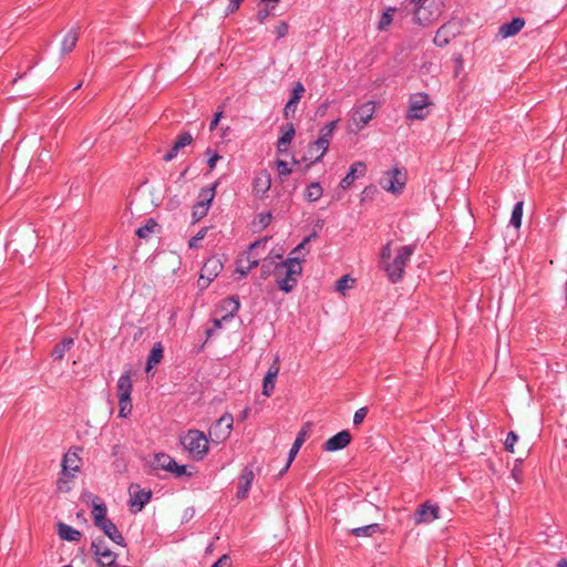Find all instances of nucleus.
<instances>
[{
	"label": "nucleus",
	"instance_id": "22",
	"mask_svg": "<svg viewBox=\"0 0 567 567\" xmlns=\"http://www.w3.org/2000/svg\"><path fill=\"white\" fill-rule=\"evenodd\" d=\"M271 186V177L270 174L267 171L259 172L252 184L254 193L259 196L264 197L267 192L270 189Z\"/></svg>",
	"mask_w": 567,
	"mask_h": 567
},
{
	"label": "nucleus",
	"instance_id": "30",
	"mask_svg": "<svg viewBox=\"0 0 567 567\" xmlns=\"http://www.w3.org/2000/svg\"><path fill=\"white\" fill-rule=\"evenodd\" d=\"M286 131L279 138L277 143V150L279 153H285L288 151V146L290 145L293 136H295V127L291 123H288L286 126Z\"/></svg>",
	"mask_w": 567,
	"mask_h": 567
},
{
	"label": "nucleus",
	"instance_id": "27",
	"mask_svg": "<svg viewBox=\"0 0 567 567\" xmlns=\"http://www.w3.org/2000/svg\"><path fill=\"white\" fill-rule=\"evenodd\" d=\"M132 389H133V385H132V380H131V373L130 372L123 373L120 377V379L117 381V385H116L118 399L131 398Z\"/></svg>",
	"mask_w": 567,
	"mask_h": 567
},
{
	"label": "nucleus",
	"instance_id": "16",
	"mask_svg": "<svg viewBox=\"0 0 567 567\" xmlns=\"http://www.w3.org/2000/svg\"><path fill=\"white\" fill-rule=\"evenodd\" d=\"M461 31V25L457 21H450L443 24L434 37V43L439 47H445L454 39Z\"/></svg>",
	"mask_w": 567,
	"mask_h": 567
},
{
	"label": "nucleus",
	"instance_id": "56",
	"mask_svg": "<svg viewBox=\"0 0 567 567\" xmlns=\"http://www.w3.org/2000/svg\"><path fill=\"white\" fill-rule=\"evenodd\" d=\"M212 567H230V558L227 555L221 556Z\"/></svg>",
	"mask_w": 567,
	"mask_h": 567
},
{
	"label": "nucleus",
	"instance_id": "51",
	"mask_svg": "<svg viewBox=\"0 0 567 567\" xmlns=\"http://www.w3.org/2000/svg\"><path fill=\"white\" fill-rule=\"evenodd\" d=\"M367 414H368L367 408H360L359 410H357L353 415V424L354 425L361 424L363 422L364 417L367 416Z\"/></svg>",
	"mask_w": 567,
	"mask_h": 567
},
{
	"label": "nucleus",
	"instance_id": "15",
	"mask_svg": "<svg viewBox=\"0 0 567 567\" xmlns=\"http://www.w3.org/2000/svg\"><path fill=\"white\" fill-rule=\"evenodd\" d=\"M284 251H269L266 256L262 255L261 258V277L267 279L269 276H275L276 267L279 265H284L285 260H282Z\"/></svg>",
	"mask_w": 567,
	"mask_h": 567
},
{
	"label": "nucleus",
	"instance_id": "21",
	"mask_svg": "<svg viewBox=\"0 0 567 567\" xmlns=\"http://www.w3.org/2000/svg\"><path fill=\"white\" fill-rule=\"evenodd\" d=\"M351 442V434L348 431H341L338 434L330 437L324 443V450L334 452L344 449Z\"/></svg>",
	"mask_w": 567,
	"mask_h": 567
},
{
	"label": "nucleus",
	"instance_id": "32",
	"mask_svg": "<svg viewBox=\"0 0 567 567\" xmlns=\"http://www.w3.org/2000/svg\"><path fill=\"white\" fill-rule=\"evenodd\" d=\"M379 530H380V525L372 523V524H367L361 527L352 528L350 530V533L355 537H370L371 535H373L374 533H377Z\"/></svg>",
	"mask_w": 567,
	"mask_h": 567
},
{
	"label": "nucleus",
	"instance_id": "28",
	"mask_svg": "<svg viewBox=\"0 0 567 567\" xmlns=\"http://www.w3.org/2000/svg\"><path fill=\"white\" fill-rule=\"evenodd\" d=\"M79 40V32L78 29L72 28L66 32L64 35L62 43H61V54L65 55L70 53L76 45Z\"/></svg>",
	"mask_w": 567,
	"mask_h": 567
},
{
	"label": "nucleus",
	"instance_id": "7",
	"mask_svg": "<svg viewBox=\"0 0 567 567\" xmlns=\"http://www.w3.org/2000/svg\"><path fill=\"white\" fill-rule=\"evenodd\" d=\"M182 444L195 460L204 458L208 452V439L198 430H189L182 437Z\"/></svg>",
	"mask_w": 567,
	"mask_h": 567
},
{
	"label": "nucleus",
	"instance_id": "41",
	"mask_svg": "<svg viewBox=\"0 0 567 567\" xmlns=\"http://www.w3.org/2000/svg\"><path fill=\"white\" fill-rule=\"evenodd\" d=\"M157 224L153 219H150L144 226L136 230V235L140 238H148V236L154 233Z\"/></svg>",
	"mask_w": 567,
	"mask_h": 567
},
{
	"label": "nucleus",
	"instance_id": "43",
	"mask_svg": "<svg viewBox=\"0 0 567 567\" xmlns=\"http://www.w3.org/2000/svg\"><path fill=\"white\" fill-rule=\"evenodd\" d=\"M303 93H305V86L302 85V83L301 82L295 83V86L291 92V96L288 102H290V104H298L299 101L301 100Z\"/></svg>",
	"mask_w": 567,
	"mask_h": 567
},
{
	"label": "nucleus",
	"instance_id": "50",
	"mask_svg": "<svg viewBox=\"0 0 567 567\" xmlns=\"http://www.w3.org/2000/svg\"><path fill=\"white\" fill-rule=\"evenodd\" d=\"M288 30H289V25L284 22V21H280L276 27H275V34L277 35L278 39H281V38H285L288 33Z\"/></svg>",
	"mask_w": 567,
	"mask_h": 567
},
{
	"label": "nucleus",
	"instance_id": "46",
	"mask_svg": "<svg viewBox=\"0 0 567 567\" xmlns=\"http://www.w3.org/2000/svg\"><path fill=\"white\" fill-rule=\"evenodd\" d=\"M118 414L121 417H127L132 412V403L131 398L128 399H118Z\"/></svg>",
	"mask_w": 567,
	"mask_h": 567
},
{
	"label": "nucleus",
	"instance_id": "24",
	"mask_svg": "<svg viewBox=\"0 0 567 567\" xmlns=\"http://www.w3.org/2000/svg\"><path fill=\"white\" fill-rule=\"evenodd\" d=\"M365 164L363 162H355L351 165L349 173L341 179L340 187L348 189L358 176H363L365 173Z\"/></svg>",
	"mask_w": 567,
	"mask_h": 567
},
{
	"label": "nucleus",
	"instance_id": "44",
	"mask_svg": "<svg viewBox=\"0 0 567 567\" xmlns=\"http://www.w3.org/2000/svg\"><path fill=\"white\" fill-rule=\"evenodd\" d=\"M352 284L353 279L346 275L338 279L336 288L340 293L344 295L347 290L352 288Z\"/></svg>",
	"mask_w": 567,
	"mask_h": 567
},
{
	"label": "nucleus",
	"instance_id": "57",
	"mask_svg": "<svg viewBox=\"0 0 567 567\" xmlns=\"http://www.w3.org/2000/svg\"><path fill=\"white\" fill-rule=\"evenodd\" d=\"M241 1L243 0H229V4L227 7L226 13L228 14V13H233L234 11H236L239 8Z\"/></svg>",
	"mask_w": 567,
	"mask_h": 567
},
{
	"label": "nucleus",
	"instance_id": "11",
	"mask_svg": "<svg viewBox=\"0 0 567 567\" xmlns=\"http://www.w3.org/2000/svg\"><path fill=\"white\" fill-rule=\"evenodd\" d=\"M234 419L231 414L221 415L209 429V437L215 443L226 441L233 430Z\"/></svg>",
	"mask_w": 567,
	"mask_h": 567
},
{
	"label": "nucleus",
	"instance_id": "5",
	"mask_svg": "<svg viewBox=\"0 0 567 567\" xmlns=\"http://www.w3.org/2000/svg\"><path fill=\"white\" fill-rule=\"evenodd\" d=\"M82 467V458L80 456V449L71 447L63 456L62 460V477L58 481V488L60 491H68L69 486L66 485V480L74 478L76 473L80 472Z\"/></svg>",
	"mask_w": 567,
	"mask_h": 567
},
{
	"label": "nucleus",
	"instance_id": "9",
	"mask_svg": "<svg viewBox=\"0 0 567 567\" xmlns=\"http://www.w3.org/2000/svg\"><path fill=\"white\" fill-rule=\"evenodd\" d=\"M405 182V174L399 168H393L383 174L380 185L384 190L396 195L402 192Z\"/></svg>",
	"mask_w": 567,
	"mask_h": 567
},
{
	"label": "nucleus",
	"instance_id": "35",
	"mask_svg": "<svg viewBox=\"0 0 567 567\" xmlns=\"http://www.w3.org/2000/svg\"><path fill=\"white\" fill-rule=\"evenodd\" d=\"M323 194V189L318 182L311 183L305 193L307 200L317 202Z\"/></svg>",
	"mask_w": 567,
	"mask_h": 567
},
{
	"label": "nucleus",
	"instance_id": "37",
	"mask_svg": "<svg viewBox=\"0 0 567 567\" xmlns=\"http://www.w3.org/2000/svg\"><path fill=\"white\" fill-rule=\"evenodd\" d=\"M216 187H217V183H215L210 187L203 188L199 192V200L197 203L198 204H204L205 206L210 207L212 202H213V199L215 197Z\"/></svg>",
	"mask_w": 567,
	"mask_h": 567
},
{
	"label": "nucleus",
	"instance_id": "33",
	"mask_svg": "<svg viewBox=\"0 0 567 567\" xmlns=\"http://www.w3.org/2000/svg\"><path fill=\"white\" fill-rule=\"evenodd\" d=\"M329 145H330V142H328L327 138H322V137H318L317 141H315L311 145H310V152L312 153L313 151L318 152V155L315 157V162L321 159L323 157V155L327 153L328 148H329Z\"/></svg>",
	"mask_w": 567,
	"mask_h": 567
},
{
	"label": "nucleus",
	"instance_id": "62",
	"mask_svg": "<svg viewBox=\"0 0 567 567\" xmlns=\"http://www.w3.org/2000/svg\"><path fill=\"white\" fill-rule=\"evenodd\" d=\"M557 567H567V560H566V559H560V560L557 563Z\"/></svg>",
	"mask_w": 567,
	"mask_h": 567
},
{
	"label": "nucleus",
	"instance_id": "52",
	"mask_svg": "<svg viewBox=\"0 0 567 567\" xmlns=\"http://www.w3.org/2000/svg\"><path fill=\"white\" fill-rule=\"evenodd\" d=\"M274 6L272 7H266L261 10L258 11L257 13V20L260 22V23H265L266 20L268 19V17L271 14L272 10H274Z\"/></svg>",
	"mask_w": 567,
	"mask_h": 567
},
{
	"label": "nucleus",
	"instance_id": "17",
	"mask_svg": "<svg viewBox=\"0 0 567 567\" xmlns=\"http://www.w3.org/2000/svg\"><path fill=\"white\" fill-rule=\"evenodd\" d=\"M128 492L130 507L133 513L142 511V508L148 503L152 496L151 491L143 489L138 485H131Z\"/></svg>",
	"mask_w": 567,
	"mask_h": 567
},
{
	"label": "nucleus",
	"instance_id": "47",
	"mask_svg": "<svg viewBox=\"0 0 567 567\" xmlns=\"http://www.w3.org/2000/svg\"><path fill=\"white\" fill-rule=\"evenodd\" d=\"M192 142H193L192 135L188 132H185V133H182L177 137L176 142L174 143V145H175V148H179L181 150V148L189 145Z\"/></svg>",
	"mask_w": 567,
	"mask_h": 567
},
{
	"label": "nucleus",
	"instance_id": "61",
	"mask_svg": "<svg viewBox=\"0 0 567 567\" xmlns=\"http://www.w3.org/2000/svg\"><path fill=\"white\" fill-rule=\"evenodd\" d=\"M259 219H260V224L262 226H267L270 223V220H271V214H269V213L268 214H261L259 216Z\"/></svg>",
	"mask_w": 567,
	"mask_h": 567
},
{
	"label": "nucleus",
	"instance_id": "19",
	"mask_svg": "<svg viewBox=\"0 0 567 567\" xmlns=\"http://www.w3.org/2000/svg\"><path fill=\"white\" fill-rule=\"evenodd\" d=\"M309 431H310V424H309V423H308V424H306V425H305V426L299 431V433H298V435H297V437H296V440H295V442H293V444H292V446H291V449H290V451H289V456H288L287 464H286V466L284 467V470H282V472H281V473L286 472V471L290 467V465H291V463L293 462V460H295L296 455L298 454V452H299L300 447H301V446H302V444L306 442L307 436H308V434H309Z\"/></svg>",
	"mask_w": 567,
	"mask_h": 567
},
{
	"label": "nucleus",
	"instance_id": "10",
	"mask_svg": "<svg viewBox=\"0 0 567 567\" xmlns=\"http://www.w3.org/2000/svg\"><path fill=\"white\" fill-rule=\"evenodd\" d=\"M224 265L219 257H210L204 264L198 279L199 289H206L209 284L220 274Z\"/></svg>",
	"mask_w": 567,
	"mask_h": 567
},
{
	"label": "nucleus",
	"instance_id": "2",
	"mask_svg": "<svg viewBox=\"0 0 567 567\" xmlns=\"http://www.w3.org/2000/svg\"><path fill=\"white\" fill-rule=\"evenodd\" d=\"M403 7L414 13V21L421 25H427L441 14L439 0H405Z\"/></svg>",
	"mask_w": 567,
	"mask_h": 567
},
{
	"label": "nucleus",
	"instance_id": "29",
	"mask_svg": "<svg viewBox=\"0 0 567 567\" xmlns=\"http://www.w3.org/2000/svg\"><path fill=\"white\" fill-rule=\"evenodd\" d=\"M56 527H58V535L61 539L69 540V542L80 540L81 533L78 529H75L64 523H58Z\"/></svg>",
	"mask_w": 567,
	"mask_h": 567
},
{
	"label": "nucleus",
	"instance_id": "45",
	"mask_svg": "<svg viewBox=\"0 0 567 567\" xmlns=\"http://www.w3.org/2000/svg\"><path fill=\"white\" fill-rule=\"evenodd\" d=\"M208 210H209V207L205 206L204 204L196 203L193 207V213H192L194 221H198L202 218H204L207 215Z\"/></svg>",
	"mask_w": 567,
	"mask_h": 567
},
{
	"label": "nucleus",
	"instance_id": "31",
	"mask_svg": "<svg viewBox=\"0 0 567 567\" xmlns=\"http://www.w3.org/2000/svg\"><path fill=\"white\" fill-rule=\"evenodd\" d=\"M163 359V347L161 343H155L151 350L147 359L146 371H151L154 365L158 364Z\"/></svg>",
	"mask_w": 567,
	"mask_h": 567
},
{
	"label": "nucleus",
	"instance_id": "42",
	"mask_svg": "<svg viewBox=\"0 0 567 567\" xmlns=\"http://www.w3.org/2000/svg\"><path fill=\"white\" fill-rule=\"evenodd\" d=\"M338 122L339 120H336V121H331L329 123H327L319 132V136L322 137V138H327L328 142H330L332 135H333V132L338 125Z\"/></svg>",
	"mask_w": 567,
	"mask_h": 567
},
{
	"label": "nucleus",
	"instance_id": "48",
	"mask_svg": "<svg viewBox=\"0 0 567 567\" xmlns=\"http://www.w3.org/2000/svg\"><path fill=\"white\" fill-rule=\"evenodd\" d=\"M207 234V228H202L194 237H192L188 241L189 248H197L198 243L205 238Z\"/></svg>",
	"mask_w": 567,
	"mask_h": 567
},
{
	"label": "nucleus",
	"instance_id": "59",
	"mask_svg": "<svg viewBox=\"0 0 567 567\" xmlns=\"http://www.w3.org/2000/svg\"><path fill=\"white\" fill-rule=\"evenodd\" d=\"M178 151L179 148H175V145H173L172 150L167 154H165L164 161L171 162L172 159H174L177 156Z\"/></svg>",
	"mask_w": 567,
	"mask_h": 567
},
{
	"label": "nucleus",
	"instance_id": "36",
	"mask_svg": "<svg viewBox=\"0 0 567 567\" xmlns=\"http://www.w3.org/2000/svg\"><path fill=\"white\" fill-rule=\"evenodd\" d=\"M92 517L95 526L107 520L105 505L102 503H94L92 509Z\"/></svg>",
	"mask_w": 567,
	"mask_h": 567
},
{
	"label": "nucleus",
	"instance_id": "12",
	"mask_svg": "<svg viewBox=\"0 0 567 567\" xmlns=\"http://www.w3.org/2000/svg\"><path fill=\"white\" fill-rule=\"evenodd\" d=\"M151 466L153 470H164L173 473L176 477L187 474L185 465H178L174 458L165 453H157L154 455Z\"/></svg>",
	"mask_w": 567,
	"mask_h": 567
},
{
	"label": "nucleus",
	"instance_id": "38",
	"mask_svg": "<svg viewBox=\"0 0 567 567\" xmlns=\"http://www.w3.org/2000/svg\"><path fill=\"white\" fill-rule=\"evenodd\" d=\"M396 11L395 8H388L381 16L380 20H379V23H378V29L380 31H384L388 29V27L392 23L393 21V16H394V12Z\"/></svg>",
	"mask_w": 567,
	"mask_h": 567
},
{
	"label": "nucleus",
	"instance_id": "8",
	"mask_svg": "<svg viewBox=\"0 0 567 567\" xmlns=\"http://www.w3.org/2000/svg\"><path fill=\"white\" fill-rule=\"evenodd\" d=\"M432 102L426 93H415L409 99V107L406 111L408 120H424L430 114Z\"/></svg>",
	"mask_w": 567,
	"mask_h": 567
},
{
	"label": "nucleus",
	"instance_id": "34",
	"mask_svg": "<svg viewBox=\"0 0 567 567\" xmlns=\"http://www.w3.org/2000/svg\"><path fill=\"white\" fill-rule=\"evenodd\" d=\"M73 346L72 338H65L61 343L56 344L52 351V357L55 360L63 359L66 351H69Z\"/></svg>",
	"mask_w": 567,
	"mask_h": 567
},
{
	"label": "nucleus",
	"instance_id": "3",
	"mask_svg": "<svg viewBox=\"0 0 567 567\" xmlns=\"http://www.w3.org/2000/svg\"><path fill=\"white\" fill-rule=\"evenodd\" d=\"M276 269L274 277L278 288L284 292H290L296 287L302 271L299 258L289 257L284 265L277 266Z\"/></svg>",
	"mask_w": 567,
	"mask_h": 567
},
{
	"label": "nucleus",
	"instance_id": "1",
	"mask_svg": "<svg viewBox=\"0 0 567 567\" xmlns=\"http://www.w3.org/2000/svg\"><path fill=\"white\" fill-rule=\"evenodd\" d=\"M392 241L386 243L380 251V265L386 272L391 282H399L404 275V268L415 251V245H405L395 249V256L392 258Z\"/></svg>",
	"mask_w": 567,
	"mask_h": 567
},
{
	"label": "nucleus",
	"instance_id": "55",
	"mask_svg": "<svg viewBox=\"0 0 567 567\" xmlns=\"http://www.w3.org/2000/svg\"><path fill=\"white\" fill-rule=\"evenodd\" d=\"M296 110H297V104H290V102H287V104L285 105V109H284L285 117L289 118V117L293 116V114L296 113Z\"/></svg>",
	"mask_w": 567,
	"mask_h": 567
},
{
	"label": "nucleus",
	"instance_id": "39",
	"mask_svg": "<svg viewBox=\"0 0 567 567\" xmlns=\"http://www.w3.org/2000/svg\"><path fill=\"white\" fill-rule=\"evenodd\" d=\"M523 202H517L513 208L512 216H511V225H513L515 228H519L522 225V218H523Z\"/></svg>",
	"mask_w": 567,
	"mask_h": 567
},
{
	"label": "nucleus",
	"instance_id": "20",
	"mask_svg": "<svg viewBox=\"0 0 567 567\" xmlns=\"http://www.w3.org/2000/svg\"><path fill=\"white\" fill-rule=\"evenodd\" d=\"M279 359L276 358L274 363L268 369L264 382H262V394L266 396H270L275 390V381L279 373Z\"/></svg>",
	"mask_w": 567,
	"mask_h": 567
},
{
	"label": "nucleus",
	"instance_id": "18",
	"mask_svg": "<svg viewBox=\"0 0 567 567\" xmlns=\"http://www.w3.org/2000/svg\"><path fill=\"white\" fill-rule=\"evenodd\" d=\"M440 507L430 503H424L419 506L414 514V523L429 524L439 518Z\"/></svg>",
	"mask_w": 567,
	"mask_h": 567
},
{
	"label": "nucleus",
	"instance_id": "49",
	"mask_svg": "<svg viewBox=\"0 0 567 567\" xmlns=\"http://www.w3.org/2000/svg\"><path fill=\"white\" fill-rule=\"evenodd\" d=\"M517 441H518L517 434L515 432H509L507 434L506 440H505V449L508 452L514 453V446H515Z\"/></svg>",
	"mask_w": 567,
	"mask_h": 567
},
{
	"label": "nucleus",
	"instance_id": "13",
	"mask_svg": "<svg viewBox=\"0 0 567 567\" xmlns=\"http://www.w3.org/2000/svg\"><path fill=\"white\" fill-rule=\"evenodd\" d=\"M240 303L239 300L230 297L227 299H224L216 311L217 317L214 319V327L216 329H220L223 327V323L230 320L239 310Z\"/></svg>",
	"mask_w": 567,
	"mask_h": 567
},
{
	"label": "nucleus",
	"instance_id": "6",
	"mask_svg": "<svg viewBox=\"0 0 567 567\" xmlns=\"http://www.w3.org/2000/svg\"><path fill=\"white\" fill-rule=\"evenodd\" d=\"M374 113L375 103L372 101L354 106L350 112L348 131L353 133L361 131L373 118Z\"/></svg>",
	"mask_w": 567,
	"mask_h": 567
},
{
	"label": "nucleus",
	"instance_id": "25",
	"mask_svg": "<svg viewBox=\"0 0 567 567\" xmlns=\"http://www.w3.org/2000/svg\"><path fill=\"white\" fill-rule=\"evenodd\" d=\"M525 25V21L520 18H515L511 22L504 23L498 29V34L503 38H511L516 35Z\"/></svg>",
	"mask_w": 567,
	"mask_h": 567
},
{
	"label": "nucleus",
	"instance_id": "23",
	"mask_svg": "<svg viewBox=\"0 0 567 567\" xmlns=\"http://www.w3.org/2000/svg\"><path fill=\"white\" fill-rule=\"evenodd\" d=\"M254 477L255 475L251 468H244L238 481L237 497L239 499H244L248 496Z\"/></svg>",
	"mask_w": 567,
	"mask_h": 567
},
{
	"label": "nucleus",
	"instance_id": "53",
	"mask_svg": "<svg viewBox=\"0 0 567 567\" xmlns=\"http://www.w3.org/2000/svg\"><path fill=\"white\" fill-rule=\"evenodd\" d=\"M520 465H522V458H517L515 461V464H514V467L512 470V476L513 478L516 481V482H520V476H522V468H520Z\"/></svg>",
	"mask_w": 567,
	"mask_h": 567
},
{
	"label": "nucleus",
	"instance_id": "40",
	"mask_svg": "<svg viewBox=\"0 0 567 567\" xmlns=\"http://www.w3.org/2000/svg\"><path fill=\"white\" fill-rule=\"evenodd\" d=\"M316 235H310L306 237L291 252L290 257H298L301 261L303 256L308 252L306 249L307 244L315 237Z\"/></svg>",
	"mask_w": 567,
	"mask_h": 567
},
{
	"label": "nucleus",
	"instance_id": "54",
	"mask_svg": "<svg viewBox=\"0 0 567 567\" xmlns=\"http://www.w3.org/2000/svg\"><path fill=\"white\" fill-rule=\"evenodd\" d=\"M277 169H278V173L284 176H287L291 173V168L289 167V164L285 161L277 162Z\"/></svg>",
	"mask_w": 567,
	"mask_h": 567
},
{
	"label": "nucleus",
	"instance_id": "64",
	"mask_svg": "<svg viewBox=\"0 0 567 567\" xmlns=\"http://www.w3.org/2000/svg\"><path fill=\"white\" fill-rule=\"evenodd\" d=\"M262 2H266V3H269V2H274V3H278L279 0H261Z\"/></svg>",
	"mask_w": 567,
	"mask_h": 567
},
{
	"label": "nucleus",
	"instance_id": "26",
	"mask_svg": "<svg viewBox=\"0 0 567 567\" xmlns=\"http://www.w3.org/2000/svg\"><path fill=\"white\" fill-rule=\"evenodd\" d=\"M97 527L101 528L103 533L115 544L124 545V538L122 534L110 519L99 524Z\"/></svg>",
	"mask_w": 567,
	"mask_h": 567
},
{
	"label": "nucleus",
	"instance_id": "58",
	"mask_svg": "<svg viewBox=\"0 0 567 567\" xmlns=\"http://www.w3.org/2000/svg\"><path fill=\"white\" fill-rule=\"evenodd\" d=\"M221 116H223V112L221 111L215 113V115H214V117H213V120L210 122V125H209L210 131H214L216 128V126L218 125Z\"/></svg>",
	"mask_w": 567,
	"mask_h": 567
},
{
	"label": "nucleus",
	"instance_id": "60",
	"mask_svg": "<svg viewBox=\"0 0 567 567\" xmlns=\"http://www.w3.org/2000/svg\"><path fill=\"white\" fill-rule=\"evenodd\" d=\"M221 158V156H219L218 154H213L208 161H207V164L209 166L210 169H214L215 166H216V163Z\"/></svg>",
	"mask_w": 567,
	"mask_h": 567
},
{
	"label": "nucleus",
	"instance_id": "14",
	"mask_svg": "<svg viewBox=\"0 0 567 567\" xmlns=\"http://www.w3.org/2000/svg\"><path fill=\"white\" fill-rule=\"evenodd\" d=\"M91 548L100 567H116L117 555L106 546L103 539H94Z\"/></svg>",
	"mask_w": 567,
	"mask_h": 567
},
{
	"label": "nucleus",
	"instance_id": "63",
	"mask_svg": "<svg viewBox=\"0 0 567 567\" xmlns=\"http://www.w3.org/2000/svg\"><path fill=\"white\" fill-rule=\"evenodd\" d=\"M248 414H249V409L247 408V409H245V410L243 411V413H241V419H243V420H244V419H246V417L248 416Z\"/></svg>",
	"mask_w": 567,
	"mask_h": 567
},
{
	"label": "nucleus",
	"instance_id": "4",
	"mask_svg": "<svg viewBox=\"0 0 567 567\" xmlns=\"http://www.w3.org/2000/svg\"><path fill=\"white\" fill-rule=\"evenodd\" d=\"M268 240V238H264L252 243L248 250L237 259L236 272L246 277L252 268L257 267L262 255L267 252Z\"/></svg>",
	"mask_w": 567,
	"mask_h": 567
}]
</instances>
